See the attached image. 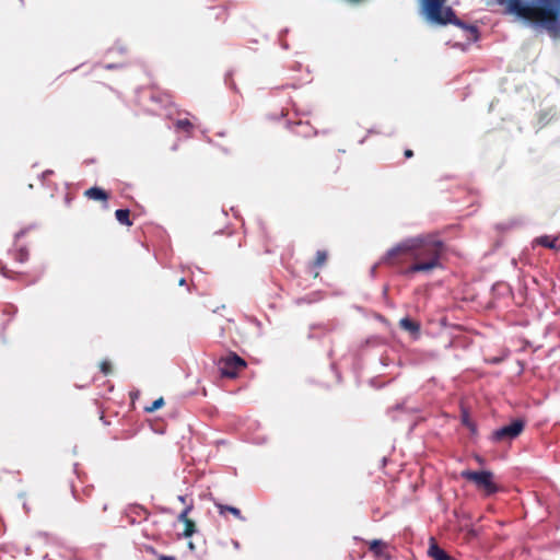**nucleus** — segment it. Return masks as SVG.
Returning <instances> with one entry per match:
<instances>
[{
  "label": "nucleus",
  "instance_id": "nucleus-25",
  "mask_svg": "<svg viewBox=\"0 0 560 560\" xmlns=\"http://www.w3.org/2000/svg\"><path fill=\"white\" fill-rule=\"evenodd\" d=\"M462 423L472 432L477 430L476 424L469 419V415L466 411L462 413Z\"/></svg>",
  "mask_w": 560,
  "mask_h": 560
},
{
  "label": "nucleus",
  "instance_id": "nucleus-37",
  "mask_svg": "<svg viewBox=\"0 0 560 560\" xmlns=\"http://www.w3.org/2000/svg\"><path fill=\"white\" fill-rule=\"evenodd\" d=\"M282 115H288V108H282Z\"/></svg>",
  "mask_w": 560,
  "mask_h": 560
},
{
  "label": "nucleus",
  "instance_id": "nucleus-22",
  "mask_svg": "<svg viewBox=\"0 0 560 560\" xmlns=\"http://www.w3.org/2000/svg\"><path fill=\"white\" fill-rule=\"evenodd\" d=\"M214 11V19L220 22H226L229 12L226 7H218L212 9Z\"/></svg>",
  "mask_w": 560,
  "mask_h": 560
},
{
  "label": "nucleus",
  "instance_id": "nucleus-35",
  "mask_svg": "<svg viewBox=\"0 0 560 560\" xmlns=\"http://www.w3.org/2000/svg\"><path fill=\"white\" fill-rule=\"evenodd\" d=\"M178 283L179 285H186V279L182 278Z\"/></svg>",
  "mask_w": 560,
  "mask_h": 560
},
{
  "label": "nucleus",
  "instance_id": "nucleus-19",
  "mask_svg": "<svg viewBox=\"0 0 560 560\" xmlns=\"http://www.w3.org/2000/svg\"><path fill=\"white\" fill-rule=\"evenodd\" d=\"M429 556L434 560H448V556L446 551L440 548L438 545L433 544L429 548Z\"/></svg>",
  "mask_w": 560,
  "mask_h": 560
},
{
  "label": "nucleus",
  "instance_id": "nucleus-29",
  "mask_svg": "<svg viewBox=\"0 0 560 560\" xmlns=\"http://www.w3.org/2000/svg\"><path fill=\"white\" fill-rule=\"evenodd\" d=\"M100 504H101V512L105 513L107 511V509H108V501L105 500V499H102L100 501Z\"/></svg>",
  "mask_w": 560,
  "mask_h": 560
},
{
  "label": "nucleus",
  "instance_id": "nucleus-15",
  "mask_svg": "<svg viewBox=\"0 0 560 560\" xmlns=\"http://www.w3.org/2000/svg\"><path fill=\"white\" fill-rule=\"evenodd\" d=\"M214 505L218 509V512L220 515L224 516L229 512V513L233 514L236 518H238L241 521H245V517L242 515L240 509H237L235 506L218 503V502H215Z\"/></svg>",
  "mask_w": 560,
  "mask_h": 560
},
{
  "label": "nucleus",
  "instance_id": "nucleus-10",
  "mask_svg": "<svg viewBox=\"0 0 560 560\" xmlns=\"http://www.w3.org/2000/svg\"><path fill=\"white\" fill-rule=\"evenodd\" d=\"M291 131L300 137H312L316 133L315 128L308 122L303 120L290 122Z\"/></svg>",
  "mask_w": 560,
  "mask_h": 560
},
{
  "label": "nucleus",
  "instance_id": "nucleus-17",
  "mask_svg": "<svg viewBox=\"0 0 560 560\" xmlns=\"http://www.w3.org/2000/svg\"><path fill=\"white\" fill-rule=\"evenodd\" d=\"M174 126L177 131H183L188 136H190L195 129L192 122L187 118L177 119Z\"/></svg>",
  "mask_w": 560,
  "mask_h": 560
},
{
  "label": "nucleus",
  "instance_id": "nucleus-30",
  "mask_svg": "<svg viewBox=\"0 0 560 560\" xmlns=\"http://www.w3.org/2000/svg\"><path fill=\"white\" fill-rule=\"evenodd\" d=\"M158 560H177L174 556L161 555Z\"/></svg>",
  "mask_w": 560,
  "mask_h": 560
},
{
  "label": "nucleus",
  "instance_id": "nucleus-6",
  "mask_svg": "<svg viewBox=\"0 0 560 560\" xmlns=\"http://www.w3.org/2000/svg\"><path fill=\"white\" fill-rule=\"evenodd\" d=\"M526 420L517 418L511 421V423L503 425L494 431L490 435V441L493 443H508L511 444L516 440L525 430Z\"/></svg>",
  "mask_w": 560,
  "mask_h": 560
},
{
  "label": "nucleus",
  "instance_id": "nucleus-36",
  "mask_svg": "<svg viewBox=\"0 0 560 560\" xmlns=\"http://www.w3.org/2000/svg\"><path fill=\"white\" fill-rule=\"evenodd\" d=\"M476 459H477V462H478V463H480V464H482V463H483V458H482V457H480V456H477V457H476Z\"/></svg>",
  "mask_w": 560,
  "mask_h": 560
},
{
  "label": "nucleus",
  "instance_id": "nucleus-3",
  "mask_svg": "<svg viewBox=\"0 0 560 560\" xmlns=\"http://www.w3.org/2000/svg\"><path fill=\"white\" fill-rule=\"evenodd\" d=\"M446 0H420L421 13L430 21L440 25L453 24L468 33V38L477 40L479 30L459 20L451 7H445Z\"/></svg>",
  "mask_w": 560,
  "mask_h": 560
},
{
  "label": "nucleus",
  "instance_id": "nucleus-21",
  "mask_svg": "<svg viewBox=\"0 0 560 560\" xmlns=\"http://www.w3.org/2000/svg\"><path fill=\"white\" fill-rule=\"evenodd\" d=\"M185 528L182 534H178V537H190L196 533V524L192 520L184 523Z\"/></svg>",
  "mask_w": 560,
  "mask_h": 560
},
{
  "label": "nucleus",
  "instance_id": "nucleus-4",
  "mask_svg": "<svg viewBox=\"0 0 560 560\" xmlns=\"http://www.w3.org/2000/svg\"><path fill=\"white\" fill-rule=\"evenodd\" d=\"M460 477L469 482H472L477 490L481 491L483 495L490 497L500 491V486L494 481V475L490 470H463Z\"/></svg>",
  "mask_w": 560,
  "mask_h": 560
},
{
  "label": "nucleus",
  "instance_id": "nucleus-18",
  "mask_svg": "<svg viewBox=\"0 0 560 560\" xmlns=\"http://www.w3.org/2000/svg\"><path fill=\"white\" fill-rule=\"evenodd\" d=\"M116 220L127 226L132 225V221L130 220V211L129 209H117L115 212Z\"/></svg>",
  "mask_w": 560,
  "mask_h": 560
},
{
  "label": "nucleus",
  "instance_id": "nucleus-13",
  "mask_svg": "<svg viewBox=\"0 0 560 560\" xmlns=\"http://www.w3.org/2000/svg\"><path fill=\"white\" fill-rule=\"evenodd\" d=\"M84 195L92 200L107 201L109 199V194L100 187H91L85 190Z\"/></svg>",
  "mask_w": 560,
  "mask_h": 560
},
{
  "label": "nucleus",
  "instance_id": "nucleus-20",
  "mask_svg": "<svg viewBox=\"0 0 560 560\" xmlns=\"http://www.w3.org/2000/svg\"><path fill=\"white\" fill-rule=\"evenodd\" d=\"M385 542L380 539H374L370 542L369 549L372 551L376 557H381L383 549L385 547Z\"/></svg>",
  "mask_w": 560,
  "mask_h": 560
},
{
  "label": "nucleus",
  "instance_id": "nucleus-32",
  "mask_svg": "<svg viewBox=\"0 0 560 560\" xmlns=\"http://www.w3.org/2000/svg\"><path fill=\"white\" fill-rule=\"evenodd\" d=\"M25 234V230H21L15 234V243Z\"/></svg>",
  "mask_w": 560,
  "mask_h": 560
},
{
  "label": "nucleus",
  "instance_id": "nucleus-24",
  "mask_svg": "<svg viewBox=\"0 0 560 560\" xmlns=\"http://www.w3.org/2000/svg\"><path fill=\"white\" fill-rule=\"evenodd\" d=\"M317 329L320 330L319 334H322V335L329 334L335 329V325L332 323H328V324H320V325L314 326L312 328L313 331H316ZM313 334L315 335L316 332H313Z\"/></svg>",
  "mask_w": 560,
  "mask_h": 560
},
{
  "label": "nucleus",
  "instance_id": "nucleus-7",
  "mask_svg": "<svg viewBox=\"0 0 560 560\" xmlns=\"http://www.w3.org/2000/svg\"><path fill=\"white\" fill-rule=\"evenodd\" d=\"M149 515L150 513L145 508L138 504H132L125 510L122 521L129 525H135L137 523L147 521Z\"/></svg>",
  "mask_w": 560,
  "mask_h": 560
},
{
  "label": "nucleus",
  "instance_id": "nucleus-38",
  "mask_svg": "<svg viewBox=\"0 0 560 560\" xmlns=\"http://www.w3.org/2000/svg\"><path fill=\"white\" fill-rule=\"evenodd\" d=\"M237 246L241 247L242 246V242L241 240L237 242Z\"/></svg>",
  "mask_w": 560,
  "mask_h": 560
},
{
  "label": "nucleus",
  "instance_id": "nucleus-2",
  "mask_svg": "<svg viewBox=\"0 0 560 560\" xmlns=\"http://www.w3.org/2000/svg\"><path fill=\"white\" fill-rule=\"evenodd\" d=\"M505 7V12L518 18L534 21L548 31L559 27L560 0H536L538 5L523 2L522 0H497Z\"/></svg>",
  "mask_w": 560,
  "mask_h": 560
},
{
  "label": "nucleus",
  "instance_id": "nucleus-12",
  "mask_svg": "<svg viewBox=\"0 0 560 560\" xmlns=\"http://www.w3.org/2000/svg\"><path fill=\"white\" fill-rule=\"evenodd\" d=\"M557 241L558 237L551 235L537 236L532 241V247L542 246L549 249H558Z\"/></svg>",
  "mask_w": 560,
  "mask_h": 560
},
{
  "label": "nucleus",
  "instance_id": "nucleus-8",
  "mask_svg": "<svg viewBox=\"0 0 560 560\" xmlns=\"http://www.w3.org/2000/svg\"><path fill=\"white\" fill-rule=\"evenodd\" d=\"M0 273L10 280H19L23 281L25 285L34 284L40 278V275H36L32 278H28L26 273L18 272L9 269L7 265L0 260Z\"/></svg>",
  "mask_w": 560,
  "mask_h": 560
},
{
  "label": "nucleus",
  "instance_id": "nucleus-9",
  "mask_svg": "<svg viewBox=\"0 0 560 560\" xmlns=\"http://www.w3.org/2000/svg\"><path fill=\"white\" fill-rule=\"evenodd\" d=\"M71 491L75 500L80 502H86L92 498V493L94 492L93 486H83L81 480L78 483L71 485Z\"/></svg>",
  "mask_w": 560,
  "mask_h": 560
},
{
  "label": "nucleus",
  "instance_id": "nucleus-27",
  "mask_svg": "<svg viewBox=\"0 0 560 560\" xmlns=\"http://www.w3.org/2000/svg\"><path fill=\"white\" fill-rule=\"evenodd\" d=\"M287 88L298 89V85L296 84H288V85H282V86H276V88L271 89V94L273 96H277Z\"/></svg>",
  "mask_w": 560,
  "mask_h": 560
},
{
  "label": "nucleus",
  "instance_id": "nucleus-34",
  "mask_svg": "<svg viewBox=\"0 0 560 560\" xmlns=\"http://www.w3.org/2000/svg\"><path fill=\"white\" fill-rule=\"evenodd\" d=\"M188 548H189L191 551H196V548H195V545H194V542H192V541H190V542L188 544Z\"/></svg>",
  "mask_w": 560,
  "mask_h": 560
},
{
  "label": "nucleus",
  "instance_id": "nucleus-28",
  "mask_svg": "<svg viewBox=\"0 0 560 560\" xmlns=\"http://www.w3.org/2000/svg\"><path fill=\"white\" fill-rule=\"evenodd\" d=\"M101 372L104 374V375H107L112 372V364L108 360H104L102 361L101 365Z\"/></svg>",
  "mask_w": 560,
  "mask_h": 560
},
{
  "label": "nucleus",
  "instance_id": "nucleus-16",
  "mask_svg": "<svg viewBox=\"0 0 560 560\" xmlns=\"http://www.w3.org/2000/svg\"><path fill=\"white\" fill-rule=\"evenodd\" d=\"M9 255L18 262H25L28 260L30 253L24 246L15 247L9 250Z\"/></svg>",
  "mask_w": 560,
  "mask_h": 560
},
{
  "label": "nucleus",
  "instance_id": "nucleus-11",
  "mask_svg": "<svg viewBox=\"0 0 560 560\" xmlns=\"http://www.w3.org/2000/svg\"><path fill=\"white\" fill-rule=\"evenodd\" d=\"M328 260V252L320 249L316 252L315 258L313 261L308 264V270L314 272L315 276H318V269L324 267Z\"/></svg>",
  "mask_w": 560,
  "mask_h": 560
},
{
  "label": "nucleus",
  "instance_id": "nucleus-31",
  "mask_svg": "<svg viewBox=\"0 0 560 560\" xmlns=\"http://www.w3.org/2000/svg\"><path fill=\"white\" fill-rule=\"evenodd\" d=\"M404 155L406 159H410L413 156V151L411 149H406Z\"/></svg>",
  "mask_w": 560,
  "mask_h": 560
},
{
  "label": "nucleus",
  "instance_id": "nucleus-5",
  "mask_svg": "<svg viewBox=\"0 0 560 560\" xmlns=\"http://www.w3.org/2000/svg\"><path fill=\"white\" fill-rule=\"evenodd\" d=\"M223 378L234 380L247 368V362L235 352L230 351L217 362Z\"/></svg>",
  "mask_w": 560,
  "mask_h": 560
},
{
  "label": "nucleus",
  "instance_id": "nucleus-26",
  "mask_svg": "<svg viewBox=\"0 0 560 560\" xmlns=\"http://www.w3.org/2000/svg\"><path fill=\"white\" fill-rule=\"evenodd\" d=\"M164 405V399L160 397L159 399L154 400L151 406H148L144 408L147 412H153L161 408Z\"/></svg>",
  "mask_w": 560,
  "mask_h": 560
},
{
  "label": "nucleus",
  "instance_id": "nucleus-33",
  "mask_svg": "<svg viewBox=\"0 0 560 560\" xmlns=\"http://www.w3.org/2000/svg\"><path fill=\"white\" fill-rule=\"evenodd\" d=\"M178 499H179L180 502L185 503L186 505L188 504V503H186V501H187V497L186 495H179Z\"/></svg>",
  "mask_w": 560,
  "mask_h": 560
},
{
  "label": "nucleus",
  "instance_id": "nucleus-23",
  "mask_svg": "<svg viewBox=\"0 0 560 560\" xmlns=\"http://www.w3.org/2000/svg\"><path fill=\"white\" fill-rule=\"evenodd\" d=\"M192 509H194V502H192V500H190L189 503L185 506V509L178 514L177 521L182 522V523L190 521V518L188 517V514L192 511Z\"/></svg>",
  "mask_w": 560,
  "mask_h": 560
},
{
  "label": "nucleus",
  "instance_id": "nucleus-14",
  "mask_svg": "<svg viewBox=\"0 0 560 560\" xmlns=\"http://www.w3.org/2000/svg\"><path fill=\"white\" fill-rule=\"evenodd\" d=\"M399 327L406 331H409L412 335H418L420 332V323L411 319L406 316L399 320Z\"/></svg>",
  "mask_w": 560,
  "mask_h": 560
},
{
  "label": "nucleus",
  "instance_id": "nucleus-1",
  "mask_svg": "<svg viewBox=\"0 0 560 560\" xmlns=\"http://www.w3.org/2000/svg\"><path fill=\"white\" fill-rule=\"evenodd\" d=\"M445 244L439 237L428 234L409 237L389 248L380 264L394 268L407 279L417 273H430L442 267Z\"/></svg>",
  "mask_w": 560,
  "mask_h": 560
}]
</instances>
